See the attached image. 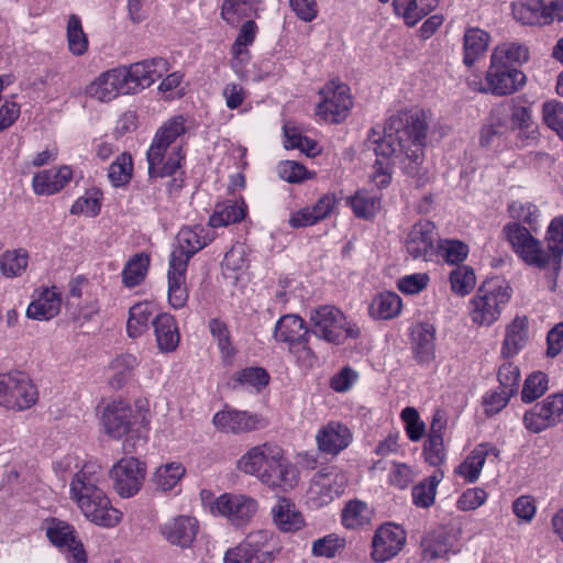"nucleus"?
<instances>
[{"mask_svg": "<svg viewBox=\"0 0 563 563\" xmlns=\"http://www.w3.org/2000/svg\"><path fill=\"white\" fill-rule=\"evenodd\" d=\"M428 128L427 113L417 109L400 111L387 119L383 136L374 130L369 132L367 141L374 144L376 161L368 177L376 187L385 188L390 184L396 159L408 176L420 175Z\"/></svg>", "mask_w": 563, "mask_h": 563, "instance_id": "obj_1", "label": "nucleus"}, {"mask_svg": "<svg viewBox=\"0 0 563 563\" xmlns=\"http://www.w3.org/2000/svg\"><path fill=\"white\" fill-rule=\"evenodd\" d=\"M102 470L97 463H86L70 482V498L92 523L112 528L122 520V514L100 487Z\"/></svg>", "mask_w": 563, "mask_h": 563, "instance_id": "obj_2", "label": "nucleus"}, {"mask_svg": "<svg viewBox=\"0 0 563 563\" xmlns=\"http://www.w3.org/2000/svg\"><path fill=\"white\" fill-rule=\"evenodd\" d=\"M185 122L183 115H176L156 131L146 153L151 179L170 177L180 169L186 157L181 140L186 132Z\"/></svg>", "mask_w": 563, "mask_h": 563, "instance_id": "obj_3", "label": "nucleus"}, {"mask_svg": "<svg viewBox=\"0 0 563 563\" xmlns=\"http://www.w3.org/2000/svg\"><path fill=\"white\" fill-rule=\"evenodd\" d=\"M529 59L528 47L520 43H503L494 48L486 74L487 90L495 96L516 92L526 84L519 66Z\"/></svg>", "mask_w": 563, "mask_h": 563, "instance_id": "obj_4", "label": "nucleus"}, {"mask_svg": "<svg viewBox=\"0 0 563 563\" xmlns=\"http://www.w3.org/2000/svg\"><path fill=\"white\" fill-rule=\"evenodd\" d=\"M311 332L333 344H343L346 339H356L360 328L346 320L344 313L333 306H320L310 311Z\"/></svg>", "mask_w": 563, "mask_h": 563, "instance_id": "obj_5", "label": "nucleus"}, {"mask_svg": "<svg viewBox=\"0 0 563 563\" xmlns=\"http://www.w3.org/2000/svg\"><path fill=\"white\" fill-rule=\"evenodd\" d=\"M511 297V289L498 279L484 283L471 300L470 316L474 323L489 327L500 316Z\"/></svg>", "mask_w": 563, "mask_h": 563, "instance_id": "obj_6", "label": "nucleus"}, {"mask_svg": "<svg viewBox=\"0 0 563 563\" xmlns=\"http://www.w3.org/2000/svg\"><path fill=\"white\" fill-rule=\"evenodd\" d=\"M277 341L288 344V351L296 357L297 363L303 367H312L316 355L309 346L310 331L305 321L297 314L282 317L274 331Z\"/></svg>", "mask_w": 563, "mask_h": 563, "instance_id": "obj_7", "label": "nucleus"}, {"mask_svg": "<svg viewBox=\"0 0 563 563\" xmlns=\"http://www.w3.org/2000/svg\"><path fill=\"white\" fill-rule=\"evenodd\" d=\"M38 391L29 375L15 371L0 374V407L23 411L33 407Z\"/></svg>", "mask_w": 563, "mask_h": 563, "instance_id": "obj_8", "label": "nucleus"}, {"mask_svg": "<svg viewBox=\"0 0 563 563\" xmlns=\"http://www.w3.org/2000/svg\"><path fill=\"white\" fill-rule=\"evenodd\" d=\"M347 485L346 474L335 466L317 472L307 489V503L312 508H321L340 497Z\"/></svg>", "mask_w": 563, "mask_h": 563, "instance_id": "obj_9", "label": "nucleus"}, {"mask_svg": "<svg viewBox=\"0 0 563 563\" xmlns=\"http://www.w3.org/2000/svg\"><path fill=\"white\" fill-rule=\"evenodd\" d=\"M319 97L316 115L332 123H340L346 119L353 101L350 88L345 84L330 80L319 90Z\"/></svg>", "mask_w": 563, "mask_h": 563, "instance_id": "obj_10", "label": "nucleus"}, {"mask_svg": "<svg viewBox=\"0 0 563 563\" xmlns=\"http://www.w3.org/2000/svg\"><path fill=\"white\" fill-rule=\"evenodd\" d=\"M563 422V394H553L527 410L522 418L525 428L532 433L553 428Z\"/></svg>", "mask_w": 563, "mask_h": 563, "instance_id": "obj_11", "label": "nucleus"}, {"mask_svg": "<svg viewBox=\"0 0 563 563\" xmlns=\"http://www.w3.org/2000/svg\"><path fill=\"white\" fill-rule=\"evenodd\" d=\"M114 490L124 498L134 496L143 485L145 466L130 456L118 461L109 472Z\"/></svg>", "mask_w": 563, "mask_h": 563, "instance_id": "obj_12", "label": "nucleus"}, {"mask_svg": "<svg viewBox=\"0 0 563 563\" xmlns=\"http://www.w3.org/2000/svg\"><path fill=\"white\" fill-rule=\"evenodd\" d=\"M214 235L202 225L184 227L176 235V246L170 253L169 263H181L188 266L189 260L203 247H206Z\"/></svg>", "mask_w": 563, "mask_h": 563, "instance_id": "obj_13", "label": "nucleus"}, {"mask_svg": "<svg viewBox=\"0 0 563 563\" xmlns=\"http://www.w3.org/2000/svg\"><path fill=\"white\" fill-rule=\"evenodd\" d=\"M407 533L404 528L393 522L382 525L372 540V558L383 563L395 558L405 547Z\"/></svg>", "mask_w": 563, "mask_h": 563, "instance_id": "obj_14", "label": "nucleus"}, {"mask_svg": "<svg viewBox=\"0 0 563 563\" xmlns=\"http://www.w3.org/2000/svg\"><path fill=\"white\" fill-rule=\"evenodd\" d=\"M87 96L107 102L119 95L131 93L125 67H119L101 74L86 88Z\"/></svg>", "mask_w": 563, "mask_h": 563, "instance_id": "obj_15", "label": "nucleus"}, {"mask_svg": "<svg viewBox=\"0 0 563 563\" xmlns=\"http://www.w3.org/2000/svg\"><path fill=\"white\" fill-rule=\"evenodd\" d=\"M212 422L219 431L233 434L252 432L267 426V422L261 416L236 409H225L217 412Z\"/></svg>", "mask_w": 563, "mask_h": 563, "instance_id": "obj_16", "label": "nucleus"}, {"mask_svg": "<svg viewBox=\"0 0 563 563\" xmlns=\"http://www.w3.org/2000/svg\"><path fill=\"white\" fill-rule=\"evenodd\" d=\"M256 499L246 495L223 494L214 503L212 510L227 517L233 525L247 523L256 514Z\"/></svg>", "mask_w": 563, "mask_h": 563, "instance_id": "obj_17", "label": "nucleus"}, {"mask_svg": "<svg viewBox=\"0 0 563 563\" xmlns=\"http://www.w3.org/2000/svg\"><path fill=\"white\" fill-rule=\"evenodd\" d=\"M169 70L168 62L162 57L134 63L125 67L131 93L147 88Z\"/></svg>", "mask_w": 563, "mask_h": 563, "instance_id": "obj_18", "label": "nucleus"}, {"mask_svg": "<svg viewBox=\"0 0 563 563\" xmlns=\"http://www.w3.org/2000/svg\"><path fill=\"white\" fill-rule=\"evenodd\" d=\"M435 227L431 221L417 222L406 239V250L413 258L427 260L434 251Z\"/></svg>", "mask_w": 563, "mask_h": 563, "instance_id": "obj_19", "label": "nucleus"}, {"mask_svg": "<svg viewBox=\"0 0 563 563\" xmlns=\"http://www.w3.org/2000/svg\"><path fill=\"white\" fill-rule=\"evenodd\" d=\"M353 440L351 430L339 421H330L316 434L319 451L329 455H336L346 449Z\"/></svg>", "mask_w": 563, "mask_h": 563, "instance_id": "obj_20", "label": "nucleus"}, {"mask_svg": "<svg viewBox=\"0 0 563 563\" xmlns=\"http://www.w3.org/2000/svg\"><path fill=\"white\" fill-rule=\"evenodd\" d=\"M276 454H278V446L275 444L263 443L253 446L239 459L238 468L261 479L264 470L275 463Z\"/></svg>", "mask_w": 563, "mask_h": 563, "instance_id": "obj_21", "label": "nucleus"}, {"mask_svg": "<svg viewBox=\"0 0 563 563\" xmlns=\"http://www.w3.org/2000/svg\"><path fill=\"white\" fill-rule=\"evenodd\" d=\"M162 536L173 545L189 548L198 532V521L190 516H177L159 528Z\"/></svg>", "mask_w": 563, "mask_h": 563, "instance_id": "obj_22", "label": "nucleus"}, {"mask_svg": "<svg viewBox=\"0 0 563 563\" xmlns=\"http://www.w3.org/2000/svg\"><path fill=\"white\" fill-rule=\"evenodd\" d=\"M276 455L275 463L269 464L271 467L264 470L260 481L268 487L288 490L297 484V470L284 456L279 446Z\"/></svg>", "mask_w": 563, "mask_h": 563, "instance_id": "obj_23", "label": "nucleus"}, {"mask_svg": "<svg viewBox=\"0 0 563 563\" xmlns=\"http://www.w3.org/2000/svg\"><path fill=\"white\" fill-rule=\"evenodd\" d=\"M46 534L54 545L65 548L70 553V563H87L84 545L77 540L71 526L63 521L53 522Z\"/></svg>", "mask_w": 563, "mask_h": 563, "instance_id": "obj_24", "label": "nucleus"}, {"mask_svg": "<svg viewBox=\"0 0 563 563\" xmlns=\"http://www.w3.org/2000/svg\"><path fill=\"white\" fill-rule=\"evenodd\" d=\"M133 411L123 401L108 404L102 413V424L108 435L113 439H121L131 430Z\"/></svg>", "mask_w": 563, "mask_h": 563, "instance_id": "obj_25", "label": "nucleus"}, {"mask_svg": "<svg viewBox=\"0 0 563 563\" xmlns=\"http://www.w3.org/2000/svg\"><path fill=\"white\" fill-rule=\"evenodd\" d=\"M446 427L441 412H435L430 426L428 438L423 445L426 461L432 466H440L446 461L443 432Z\"/></svg>", "mask_w": 563, "mask_h": 563, "instance_id": "obj_26", "label": "nucleus"}, {"mask_svg": "<svg viewBox=\"0 0 563 563\" xmlns=\"http://www.w3.org/2000/svg\"><path fill=\"white\" fill-rule=\"evenodd\" d=\"M60 305V295L56 288H44L33 295V300L26 309V316L33 320L47 321L59 313Z\"/></svg>", "mask_w": 563, "mask_h": 563, "instance_id": "obj_27", "label": "nucleus"}, {"mask_svg": "<svg viewBox=\"0 0 563 563\" xmlns=\"http://www.w3.org/2000/svg\"><path fill=\"white\" fill-rule=\"evenodd\" d=\"M529 319L527 316H516L505 330L501 355L510 358L516 356L528 343Z\"/></svg>", "mask_w": 563, "mask_h": 563, "instance_id": "obj_28", "label": "nucleus"}, {"mask_svg": "<svg viewBox=\"0 0 563 563\" xmlns=\"http://www.w3.org/2000/svg\"><path fill=\"white\" fill-rule=\"evenodd\" d=\"M73 178L68 166L52 168L34 175L32 185L36 195L49 196L60 191Z\"/></svg>", "mask_w": 563, "mask_h": 563, "instance_id": "obj_29", "label": "nucleus"}, {"mask_svg": "<svg viewBox=\"0 0 563 563\" xmlns=\"http://www.w3.org/2000/svg\"><path fill=\"white\" fill-rule=\"evenodd\" d=\"M334 206V197L328 195L323 196L313 206L294 212L289 218V224L292 228L312 225L325 219L332 212Z\"/></svg>", "mask_w": 563, "mask_h": 563, "instance_id": "obj_30", "label": "nucleus"}, {"mask_svg": "<svg viewBox=\"0 0 563 563\" xmlns=\"http://www.w3.org/2000/svg\"><path fill=\"white\" fill-rule=\"evenodd\" d=\"M271 514L273 522L283 532L297 531L305 525L303 516L295 504L287 498H280L273 506Z\"/></svg>", "mask_w": 563, "mask_h": 563, "instance_id": "obj_31", "label": "nucleus"}, {"mask_svg": "<svg viewBox=\"0 0 563 563\" xmlns=\"http://www.w3.org/2000/svg\"><path fill=\"white\" fill-rule=\"evenodd\" d=\"M152 325L158 349L163 352L175 351L179 343V333L174 317L169 313H161L153 319Z\"/></svg>", "mask_w": 563, "mask_h": 563, "instance_id": "obj_32", "label": "nucleus"}, {"mask_svg": "<svg viewBox=\"0 0 563 563\" xmlns=\"http://www.w3.org/2000/svg\"><path fill=\"white\" fill-rule=\"evenodd\" d=\"M503 234L515 254L523 262L534 246L537 239L531 231L518 222H509L503 228Z\"/></svg>", "mask_w": 563, "mask_h": 563, "instance_id": "obj_33", "label": "nucleus"}, {"mask_svg": "<svg viewBox=\"0 0 563 563\" xmlns=\"http://www.w3.org/2000/svg\"><path fill=\"white\" fill-rule=\"evenodd\" d=\"M435 329L430 323L418 324L413 332V351L416 358L421 364H428L435 356L434 346Z\"/></svg>", "mask_w": 563, "mask_h": 563, "instance_id": "obj_34", "label": "nucleus"}, {"mask_svg": "<svg viewBox=\"0 0 563 563\" xmlns=\"http://www.w3.org/2000/svg\"><path fill=\"white\" fill-rule=\"evenodd\" d=\"M395 12L408 26L416 25L438 5V0H394Z\"/></svg>", "mask_w": 563, "mask_h": 563, "instance_id": "obj_35", "label": "nucleus"}, {"mask_svg": "<svg viewBox=\"0 0 563 563\" xmlns=\"http://www.w3.org/2000/svg\"><path fill=\"white\" fill-rule=\"evenodd\" d=\"M186 272L181 263L170 264L168 267V300L169 303L175 308H183L188 299V291L186 287Z\"/></svg>", "mask_w": 563, "mask_h": 563, "instance_id": "obj_36", "label": "nucleus"}, {"mask_svg": "<svg viewBox=\"0 0 563 563\" xmlns=\"http://www.w3.org/2000/svg\"><path fill=\"white\" fill-rule=\"evenodd\" d=\"M530 252L523 260L527 265L555 274L561 269L562 260L548 245L544 246L540 240L537 239Z\"/></svg>", "mask_w": 563, "mask_h": 563, "instance_id": "obj_37", "label": "nucleus"}, {"mask_svg": "<svg viewBox=\"0 0 563 563\" xmlns=\"http://www.w3.org/2000/svg\"><path fill=\"white\" fill-rule=\"evenodd\" d=\"M246 207L243 201L227 200L217 203L214 211L209 219L212 228L227 227L244 219Z\"/></svg>", "mask_w": 563, "mask_h": 563, "instance_id": "obj_38", "label": "nucleus"}, {"mask_svg": "<svg viewBox=\"0 0 563 563\" xmlns=\"http://www.w3.org/2000/svg\"><path fill=\"white\" fill-rule=\"evenodd\" d=\"M402 308L401 298L393 291L375 296L369 306V316L377 320H389L397 317Z\"/></svg>", "mask_w": 563, "mask_h": 563, "instance_id": "obj_39", "label": "nucleus"}, {"mask_svg": "<svg viewBox=\"0 0 563 563\" xmlns=\"http://www.w3.org/2000/svg\"><path fill=\"white\" fill-rule=\"evenodd\" d=\"M490 36L478 27H468L464 34V64L472 66L487 49Z\"/></svg>", "mask_w": 563, "mask_h": 563, "instance_id": "obj_40", "label": "nucleus"}, {"mask_svg": "<svg viewBox=\"0 0 563 563\" xmlns=\"http://www.w3.org/2000/svg\"><path fill=\"white\" fill-rule=\"evenodd\" d=\"M514 18L528 25H547L542 0H527L512 3Z\"/></svg>", "mask_w": 563, "mask_h": 563, "instance_id": "obj_41", "label": "nucleus"}, {"mask_svg": "<svg viewBox=\"0 0 563 563\" xmlns=\"http://www.w3.org/2000/svg\"><path fill=\"white\" fill-rule=\"evenodd\" d=\"M153 309L147 302H139L130 308L126 331L129 336L137 338L148 330L153 321Z\"/></svg>", "mask_w": 563, "mask_h": 563, "instance_id": "obj_42", "label": "nucleus"}, {"mask_svg": "<svg viewBox=\"0 0 563 563\" xmlns=\"http://www.w3.org/2000/svg\"><path fill=\"white\" fill-rule=\"evenodd\" d=\"M443 472L437 470L431 476L412 488V501L417 507L429 508L433 505L437 487L443 479Z\"/></svg>", "mask_w": 563, "mask_h": 563, "instance_id": "obj_43", "label": "nucleus"}, {"mask_svg": "<svg viewBox=\"0 0 563 563\" xmlns=\"http://www.w3.org/2000/svg\"><path fill=\"white\" fill-rule=\"evenodd\" d=\"M255 0H223L221 16L230 25L236 26L243 19L256 12Z\"/></svg>", "mask_w": 563, "mask_h": 563, "instance_id": "obj_44", "label": "nucleus"}, {"mask_svg": "<svg viewBox=\"0 0 563 563\" xmlns=\"http://www.w3.org/2000/svg\"><path fill=\"white\" fill-rule=\"evenodd\" d=\"M372 519V510L366 503L361 500L349 501L342 510V523L347 529H357L368 525Z\"/></svg>", "mask_w": 563, "mask_h": 563, "instance_id": "obj_45", "label": "nucleus"}, {"mask_svg": "<svg viewBox=\"0 0 563 563\" xmlns=\"http://www.w3.org/2000/svg\"><path fill=\"white\" fill-rule=\"evenodd\" d=\"M509 131L506 117L493 113L488 124L481 130L479 143L483 147L498 145L503 136Z\"/></svg>", "mask_w": 563, "mask_h": 563, "instance_id": "obj_46", "label": "nucleus"}, {"mask_svg": "<svg viewBox=\"0 0 563 563\" xmlns=\"http://www.w3.org/2000/svg\"><path fill=\"white\" fill-rule=\"evenodd\" d=\"M139 365L137 357L126 353L117 356L111 363L110 368L114 372L110 384L113 387H122L132 376L133 371Z\"/></svg>", "mask_w": 563, "mask_h": 563, "instance_id": "obj_47", "label": "nucleus"}, {"mask_svg": "<svg viewBox=\"0 0 563 563\" xmlns=\"http://www.w3.org/2000/svg\"><path fill=\"white\" fill-rule=\"evenodd\" d=\"M350 205L356 217L371 219L380 209V198L375 194L362 190L351 198Z\"/></svg>", "mask_w": 563, "mask_h": 563, "instance_id": "obj_48", "label": "nucleus"}, {"mask_svg": "<svg viewBox=\"0 0 563 563\" xmlns=\"http://www.w3.org/2000/svg\"><path fill=\"white\" fill-rule=\"evenodd\" d=\"M185 474V467L180 463H167L159 466L154 474V483L162 492L172 490Z\"/></svg>", "mask_w": 563, "mask_h": 563, "instance_id": "obj_49", "label": "nucleus"}, {"mask_svg": "<svg viewBox=\"0 0 563 563\" xmlns=\"http://www.w3.org/2000/svg\"><path fill=\"white\" fill-rule=\"evenodd\" d=\"M148 265V256L144 254H135L126 263L122 272L123 284L130 288L137 286L145 278Z\"/></svg>", "mask_w": 563, "mask_h": 563, "instance_id": "obj_50", "label": "nucleus"}, {"mask_svg": "<svg viewBox=\"0 0 563 563\" xmlns=\"http://www.w3.org/2000/svg\"><path fill=\"white\" fill-rule=\"evenodd\" d=\"M133 172V161L130 154H120L108 169V178L113 187H122L126 185Z\"/></svg>", "mask_w": 563, "mask_h": 563, "instance_id": "obj_51", "label": "nucleus"}, {"mask_svg": "<svg viewBox=\"0 0 563 563\" xmlns=\"http://www.w3.org/2000/svg\"><path fill=\"white\" fill-rule=\"evenodd\" d=\"M269 382L268 373L262 367H246L232 376L233 387H253L257 390Z\"/></svg>", "mask_w": 563, "mask_h": 563, "instance_id": "obj_52", "label": "nucleus"}, {"mask_svg": "<svg viewBox=\"0 0 563 563\" xmlns=\"http://www.w3.org/2000/svg\"><path fill=\"white\" fill-rule=\"evenodd\" d=\"M67 42L69 51L77 56L86 53L88 38L82 30L81 20L78 15L71 14L67 23Z\"/></svg>", "mask_w": 563, "mask_h": 563, "instance_id": "obj_53", "label": "nucleus"}, {"mask_svg": "<svg viewBox=\"0 0 563 563\" xmlns=\"http://www.w3.org/2000/svg\"><path fill=\"white\" fill-rule=\"evenodd\" d=\"M271 561V553H257L256 550L250 549L243 543L229 549L223 558V563H269Z\"/></svg>", "mask_w": 563, "mask_h": 563, "instance_id": "obj_54", "label": "nucleus"}, {"mask_svg": "<svg viewBox=\"0 0 563 563\" xmlns=\"http://www.w3.org/2000/svg\"><path fill=\"white\" fill-rule=\"evenodd\" d=\"M452 291L460 296L468 295L476 285L474 269L467 265H461L454 268L450 274Z\"/></svg>", "mask_w": 563, "mask_h": 563, "instance_id": "obj_55", "label": "nucleus"}, {"mask_svg": "<svg viewBox=\"0 0 563 563\" xmlns=\"http://www.w3.org/2000/svg\"><path fill=\"white\" fill-rule=\"evenodd\" d=\"M27 252L23 249L5 251L1 257V271L7 277L21 275L27 266Z\"/></svg>", "mask_w": 563, "mask_h": 563, "instance_id": "obj_56", "label": "nucleus"}, {"mask_svg": "<svg viewBox=\"0 0 563 563\" xmlns=\"http://www.w3.org/2000/svg\"><path fill=\"white\" fill-rule=\"evenodd\" d=\"M101 192L97 189H90L79 197L71 206V214H84L86 217H96L101 209Z\"/></svg>", "mask_w": 563, "mask_h": 563, "instance_id": "obj_57", "label": "nucleus"}, {"mask_svg": "<svg viewBox=\"0 0 563 563\" xmlns=\"http://www.w3.org/2000/svg\"><path fill=\"white\" fill-rule=\"evenodd\" d=\"M549 388V379L542 372L530 374L523 384L521 391V400L526 404L532 402L540 398Z\"/></svg>", "mask_w": 563, "mask_h": 563, "instance_id": "obj_58", "label": "nucleus"}, {"mask_svg": "<svg viewBox=\"0 0 563 563\" xmlns=\"http://www.w3.org/2000/svg\"><path fill=\"white\" fill-rule=\"evenodd\" d=\"M345 545L346 541L344 538L331 533L314 540L311 551L314 556L334 558L343 552Z\"/></svg>", "mask_w": 563, "mask_h": 563, "instance_id": "obj_59", "label": "nucleus"}, {"mask_svg": "<svg viewBox=\"0 0 563 563\" xmlns=\"http://www.w3.org/2000/svg\"><path fill=\"white\" fill-rule=\"evenodd\" d=\"M485 464V453L482 449H474L463 463L456 468V474L470 483L478 479Z\"/></svg>", "mask_w": 563, "mask_h": 563, "instance_id": "obj_60", "label": "nucleus"}, {"mask_svg": "<svg viewBox=\"0 0 563 563\" xmlns=\"http://www.w3.org/2000/svg\"><path fill=\"white\" fill-rule=\"evenodd\" d=\"M422 549L423 559L432 561L448 555L451 547L448 543V538L443 533H432L422 540Z\"/></svg>", "mask_w": 563, "mask_h": 563, "instance_id": "obj_61", "label": "nucleus"}, {"mask_svg": "<svg viewBox=\"0 0 563 563\" xmlns=\"http://www.w3.org/2000/svg\"><path fill=\"white\" fill-rule=\"evenodd\" d=\"M284 134L286 148H298L308 156H314L319 152L317 142L307 136H302L295 128L288 124L284 125Z\"/></svg>", "mask_w": 563, "mask_h": 563, "instance_id": "obj_62", "label": "nucleus"}, {"mask_svg": "<svg viewBox=\"0 0 563 563\" xmlns=\"http://www.w3.org/2000/svg\"><path fill=\"white\" fill-rule=\"evenodd\" d=\"M542 113L545 124L563 139V104L558 101H548L543 104Z\"/></svg>", "mask_w": 563, "mask_h": 563, "instance_id": "obj_63", "label": "nucleus"}, {"mask_svg": "<svg viewBox=\"0 0 563 563\" xmlns=\"http://www.w3.org/2000/svg\"><path fill=\"white\" fill-rule=\"evenodd\" d=\"M545 243L562 260L563 257V217L550 222L545 232Z\"/></svg>", "mask_w": 563, "mask_h": 563, "instance_id": "obj_64", "label": "nucleus"}]
</instances>
